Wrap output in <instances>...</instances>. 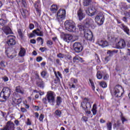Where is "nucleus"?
Segmentation results:
<instances>
[{
  "label": "nucleus",
  "mask_w": 130,
  "mask_h": 130,
  "mask_svg": "<svg viewBox=\"0 0 130 130\" xmlns=\"http://www.w3.org/2000/svg\"><path fill=\"white\" fill-rule=\"evenodd\" d=\"M64 27L69 32H77V28H76V24L74 21L67 20L64 22Z\"/></svg>",
  "instance_id": "obj_1"
},
{
  "label": "nucleus",
  "mask_w": 130,
  "mask_h": 130,
  "mask_svg": "<svg viewBox=\"0 0 130 130\" xmlns=\"http://www.w3.org/2000/svg\"><path fill=\"white\" fill-rule=\"evenodd\" d=\"M11 95V89L9 87H4L0 93V99L7 100Z\"/></svg>",
  "instance_id": "obj_2"
},
{
  "label": "nucleus",
  "mask_w": 130,
  "mask_h": 130,
  "mask_svg": "<svg viewBox=\"0 0 130 130\" xmlns=\"http://www.w3.org/2000/svg\"><path fill=\"white\" fill-rule=\"evenodd\" d=\"M121 91H123L122 87L120 85H117L114 87V89L113 90H111V93L114 94L116 97H121L122 94H123Z\"/></svg>",
  "instance_id": "obj_3"
},
{
  "label": "nucleus",
  "mask_w": 130,
  "mask_h": 130,
  "mask_svg": "<svg viewBox=\"0 0 130 130\" xmlns=\"http://www.w3.org/2000/svg\"><path fill=\"white\" fill-rule=\"evenodd\" d=\"M48 103L51 105H54L55 103V93L53 91H48L46 96Z\"/></svg>",
  "instance_id": "obj_4"
},
{
  "label": "nucleus",
  "mask_w": 130,
  "mask_h": 130,
  "mask_svg": "<svg viewBox=\"0 0 130 130\" xmlns=\"http://www.w3.org/2000/svg\"><path fill=\"white\" fill-rule=\"evenodd\" d=\"M84 101L81 103V107H82L83 110H88L92 108L91 103H90V99L89 98H85L84 99ZM86 101V102H85Z\"/></svg>",
  "instance_id": "obj_5"
},
{
  "label": "nucleus",
  "mask_w": 130,
  "mask_h": 130,
  "mask_svg": "<svg viewBox=\"0 0 130 130\" xmlns=\"http://www.w3.org/2000/svg\"><path fill=\"white\" fill-rule=\"evenodd\" d=\"M95 19L99 26L103 25V23H104V21L105 20L104 13L103 12L98 13V15L95 17Z\"/></svg>",
  "instance_id": "obj_6"
},
{
  "label": "nucleus",
  "mask_w": 130,
  "mask_h": 130,
  "mask_svg": "<svg viewBox=\"0 0 130 130\" xmlns=\"http://www.w3.org/2000/svg\"><path fill=\"white\" fill-rule=\"evenodd\" d=\"M66 18V10L64 9H59V10L57 12L56 20L58 22H62L63 20Z\"/></svg>",
  "instance_id": "obj_7"
},
{
  "label": "nucleus",
  "mask_w": 130,
  "mask_h": 130,
  "mask_svg": "<svg viewBox=\"0 0 130 130\" xmlns=\"http://www.w3.org/2000/svg\"><path fill=\"white\" fill-rule=\"evenodd\" d=\"M84 37L86 40L91 42L93 41V33L90 29L87 28L84 31Z\"/></svg>",
  "instance_id": "obj_8"
},
{
  "label": "nucleus",
  "mask_w": 130,
  "mask_h": 130,
  "mask_svg": "<svg viewBox=\"0 0 130 130\" xmlns=\"http://www.w3.org/2000/svg\"><path fill=\"white\" fill-rule=\"evenodd\" d=\"M73 49L77 53H80L82 52L83 50V46L80 43L76 42L73 44Z\"/></svg>",
  "instance_id": "obj_9"
},
{
  "label": "nucleus",
  "mask_w": 130,
  "mask_h": 130,
  "mask_svg": "<svg viewBox=\"0 0 130 130\" xmlns=\"http://www.w3.org/2000/svg\"><path fill=\"white\" fill-rule=\"evenodd\" d=\"M85 12L88 15V16H90V17H92V16H94V15H98L99 13L98 12V10L96 9L95 7H91L90 9H87L85 10Z\"/></svg>",
  "instance_id": "obj_10"
},
{
  "label": "nucleus",
  "mask_w": 130,
  "mask_h": 130,
  "mask_svg": "<svg viewBox=\"0 0 130 130\" xmlns=\"http://www.w3.org/2000/svg\"><path fill=\"white\" fill-rule=\"evenodd\" d=\"M35 35L37 36H40L41 37H43V32L39 28H37L32 31V32L30 33V37H34Z\"/></svg>",
  "instance_id": "obj_11"
},
{
  "label": "nucleus",
  "mask_w": 130,
  "mask_h": 130,
  "mask_svg": "<svg viewBox=\"0 0 130 130\" xmlns=\"http://www.w3.org/2000/svg\"><path fill=\"white\" fill-rule=\"evenodd\" d=\"M117 48L118 49H122L125 47L126 44H125V41L123 39L120 40L116 45Z\"/></svg>",
  "instance_id": "obj_12"
},
{
  "label": "nucleus",
  "mask_w": 130,
  "mask_h": 130,
  "mask_svg": "<svg viewBox=\"0 0 130 130\" xmlns=\"http://www.w3.org/2000/svg\"><path fill=\"white\" fill-rule=\"evenodd\" d=\"M13 36H9L8 37V38H10L7 41V44H8L9 46H13L16 44V41L15 39L12 38Z\"/></svg>",
  "instance_id": "obj_13"
},
{
  "label": "nucleus",
  "mask_w": 130,
  "mask_h": 130,
  "mask_svg": "<svg viewBox=\"0 0 130 130\" xmlns=\"http://www.w3.org/2000/svg\"><path fill=\"white\" fill-rule=\"evenodd\" d=\"M63 39L64 41H66V42L69 43L70 41L73 39V36H72L71 35L66 34L64 36Z\"/></svg>",
  "instance_id": "obj_14"
},
{
  "label": "nucleus",
  "mask_w": 130,
  "mask_h": 130,
  "mask_svg": "<svg viewBox=\"0 0 130 130\" xmlns=\"http://www.w3.org/2000/svg\"><path fill=\"white\" fill-rule=\"evenodd\" d=\"M84 23L86 26H90V25L94 24V20L91 18H87L84 21Z\"/></svg>",
  "instance_id": "obj_15"
},
{
  "label": "nucleus",
  "mask_w": 130,
  "mask_h": 130,
  "mask_svg": "<svg viewBox=\"0 0 130 130\" xmlns=\"http://www.w3.org/2000/svg\"><path fill=\"white\" fill-rule=\"evenodd\" d=\"M77 15L80 21H82V20L85 18V15L83 13V11H82L81 9H79V10L78 11Z\"/></svg>",
  "instance_id": "obj_16"
},
{
  "label": "nucleus",
  "mask_w": 130,
  "mask_h": 130,
  "mask_svg": "<svg viewBox=\"0 0 130 130\" xmlns=\"http://www.w3.org/2000/svg\"><path fill=\"white\" fill-rule=\"evenodd\" d=\"M120 27L121 29H122V30H123V31H124V32L127 34V35H129V29H128L127 26H125L124 24H121L120 25Z\"/></svg>",
  "instance_id": "obj_17"
},
{
  "label": "nucleus",
  "mask_w": 130,
  "mask_h": 130,
  "mask_svg": "<svg viewBox=\"0 0 130 130\" xmlns=\"http://www.w3.org/2000/svg\"><path fill=\"white\" fill-rule=\"evenodd\" d=\"M4 32L6 34V35H9V34H12V29L9 26H6L4 28Z\"/></svg>",
  "instance_id": "obj_18"
},
{
  "label": "nucleus",
  "mask_w": 130,
  "mask_h": 130,
  "mask_svg": "<svg viewBox=\"0 0 130 130\" xmlns=\"http://www.w3.org/2000/svg\"><path fill=\"white\" fill-rule=\"evenodd\" d=\"M99 45L102 47H106L108 45V43L106 41H101L99 42Z\"/></svg>",
  "instance_id": "obj_19"
},
{
  "label": "nucleus",
  "mask_w": 130,
  "mask_h": 130,
  "mask_svg": "<svg viewBox=\"0 0 130 130\" xmlns=\"http://www.w3.org/2000/svg\"><path fill=\"white\" fill-rule=\"evenodd\" d=\"M37 86L43 89L44 88V82L42 81V79H39V81L37 83Z\"/></svg>",
  "instance_id": "obj_20"
},
{
  "label": "nucleus",
  "mask_w": 130,
  "mask_h": 130,
  "mask_svg": "<svg viewBox=\"0 0 130 130\" xmlns=\"http://www.w3.org/2000/svg\"><path fill=\"white\" fill-rule=\"evenodd\" d=\"M57 10H58L57 6L53 5L51 6L50 11L52 12V13H56V12H57Z\"/></svg>",
  "instance_id": "obj_21"
},
{
  "label": "nucleus",
  "mask_w": 130,
  "mask_h": 130,
  "mask_svg": "<svg viewBox=\"0 0 130 130\" xmlns=\"http://www.w3.org/2000/svg\"><path fill=\"white\" fill-rule=\"evenodd\" d=\"M77 60L80 61V62H84V60H83V58H81V57H79V56H75L73 58L74 62H76V61H77Z\"/></svg>",
  "instance_id": "obj_22"
},
{
  "label": "nucleus",
  "mask_w": 130,
  "mask_h": 130,
  "mask_svg": "<svg viewBox=\"0 0 130 130\" xmlns=\"http://www.w3.org/2000/svg\"><path fill=\"white\" fill-rule=\"evenodd\" d=\"M15 91L17 93H20V94H22V95L24 94V90H23V88H22V87H21L20 86L16 87Z\"/></svg>",
  "instance_id": "obj_23"
},
{
  "label": "nucleus",
  "mask_w": 130,
  "mask_h": 130,
  "mask_svg": "<svg viewBox=\"0 0 130 130\" xmlns=\"http://www.w3.org/2000/svg\"><path fill=\"white\" fill-rule=\"evenodd\" d=\"M92 0H83V4L84 7H88L91 5Z\"/></svg>",
  "instance_id": "obj_24"
},
{
  "label": "nucleus",
  "mask_w": 130,
  "mask_h": 130,
  "mask_svg": "<svg viewBox=\"0 0 130 130\" xmlns=\"http://www.w3.org/2000/svg\"><path fill=\"white\" fill-rule=\"evenodd\" d=\"M113 53H114V51L111 50H108L107 54H109V56L105 58L106 60H108V59L110 58V57L113 55Z\"/></svg>",
  "instance_id": "obj_25"
},
{
  "label": "nucleus",
  "mask_w": 130,
  "mask_h": 130,
  "mask_svg": "<svg viewBox=\"0 0 130 130\" xmlns=\"http://www.w3.org/2000/svg\"><path fill=\"white\" fill-rule=\"evenodd\" d=\"M91 111L93 113V115H96L97 114V107H96V104L93 105Z\"/></svg>",
  "instance_id": "obj_26"
},
{
  "label": "nucleus",
  "mask_w": 130,
  "mask_h": 130,
  "mask_svg": "<svg viewBox=\"0 0 130 130\" xmlns=\"http://www.w3.org/2000/svg\"><path fill=\"white\" fill-rule=\"evenodd\" d=\"M21 15L24 18L26 17V16L29 15V12L26 10H23L22 12H21Z\"/></svg>",
  "instance_id": "obj_27"
},
{
  "label": "nucleus",
  "mask_w": 130,
  "mask_h": 130,
  "mask_svg": "<svg viewBox=\"0 0 130 130\" xmlns=\"http://www.w3.org/2000/svg\"><path fill=\"white\" fill-rule=\"evenodd\" d=\"M7 23H8V20L0 19V25H1V26H5Z\"/></svg>",
  "instance_id": "obj_28"
},
{
  "label": "nucleus",
  "mask_w": 130,
  "mask_h": 130,
  "mask_svg": "<svg viewBox=\"0 0 130 130\" xmlns=\"http://www.w3.org/2000/svg\"><path fill=\"white\" fill-rule=\"evenodd\" d=\"M61 102H62L61 98L60 96H57L56 103H57V106H59Z\"/></svg>",
  "instance_id": "obj_29"
},
{
  "label": "nucleus",
  "mask_w": 130,
  "mask_h": 130,
  "mask_svg": "<svg viewBox=\"0 0 130 130\" xmlns=\"http://www.w3.org/2000/svg\"><path fill=\"white\" fill-rule=\"evenodd\" d=\"M55 76L56 77V79H55L54 83L55 84H57V83H59L60 80L59 79V78H58V76H57V74H56V72H54Z\"/></svg>",
  "instance_id": "obj_30"
},
{
  "label": "nucleus",
  "mask_w": 130,
  "mask_h": 130,
  "mask_svg": "<svg viewBox=\"0 0 130 130\" xmlns=\"http://www.w3.org/2000/svg\"><path fill=\"white\" fill-rule=\"evenodd\" d=\"M107 130L112 129V123L110 122L107 123Z\"/></svg>",
  "instance_id": "obj_31"
},
{
  "label": "nucleus",
  "mask_w": 130,
  "mask_h": 130,
  "mask_svg": "<svg viewBox=\"0 0 130 130\" xmlns=\"http://www.w3.org/2000/svg\"><path fill=\"white\" fill-rule=\"evenodd\" d=\"M78 27L80 31H84V32H85V30L88 29V28H85V27L81 24H78Z\"/></svg>",
  "instance_id": "obj_32"
},
{
  "label": "nucleus",
  "mask_w": 130,
  "mask_h": 130,
  "mask_svg": "<svg viewBox=\"0 0 130 130\" xmlns=\"http://www.w3.org/2000/svg\"><path fill=\"white\" fill-rule=\"evenodd\" d=\"M57 57L58 58H64V54H62V53H59L57 54Z\"/></svg>",
  "instance_id": "obj_33"
},
{
  "label": "nucleus",
  "mask_w": 130,
  "mask_h": 130,
  "mask_svg": "<svg viewBox=\"0 0 130 130\" xmlns=\"http://www.w3.org/2000/svg\"><path fill=\"white\" fill-rule=\"evenodd\" d=\"M55 114H56L57 116L60 117V115H61V112L59 110H57L55 111Z\"/></svg>",
  "instance_id": "obj_34"
},
{
  "label": "nucleus",
  "mask_w": 130,
  "mask_h": 130,
  "mask_svg": "<svg viewBox=\"0 0 130 130\" xmlns=\"http://www.w3.org/2000/svg\"><path fill=\"white\" fill-rule=\"evenodd\" d=\"M64 58L67 60H71L72 59V56L64 54Z\"/></svg>",
  "instance_id": "obj_35"
},
{
  "label": "nucleus",
  "mask_w": 130,
  "mask_h": 130,
  "mask_svg": "<svg viewBox=\"0 0 130 130\" xmlns=\"http://www.w3.org/2000/svg\"><path fill=\"white\" fill-rule=\"evenodd\" d=\"M100 85L102 87V88H106V87H107V84L105 82H101L100 83Z\"/></svg>",
  "instance_id": "obj_36"
},
{
  "label": "nucleus",
  "mask_w": 130,
  "mask_h": 130,
  "mask_svg": "<svg viewBox=\"0 0 130 130\" xmlns=\"http://www.w3.org/2000/svg\"><path fill=\"white\" fill-rule=\"evenodd\" d=\"M96 77L98 79H99V80H101V79H102V74H101V72H98Z\"/></svg>",
  "instance_id": "obj_37"
},
{
  "label": "nucleus",
  "mask_w": 130,
  "mask_h": 130,
  "mask_svg": "<svg viewBox=\"0 0 130 130\" xmlns=\"http://www.w3.org/2000/svg\"><path fill=\"white\" fill-rule=\"evenodd\" d=\"M46 75H47V72H46L45 71H43L41 73V75L42 77V78H45V77H46Z\"/></svg>",
  "instance_id": "obj_38"
},
{
  "label": "nucleus",
  "mask_w": 130,
  "mask_h": 130,
  "mask_svg": "<svg viewBox=\"0 0 130 130\" xmlns=\"http://www.w3.org/2000/svg\"><path fill=\"white\" fill-rule=\"evenodd\" d=\"M19 55L21 56H24V55H25V50L24 49H21L20 51L19 52Z\"/></svg>",
  "instance_id": "obj_39"
},
{
  "label": "nucleus",
  "mask_w": 130,
  "mask_h": 130,
  "mask_svg": "<svg viewBox=\"0 0 130 130\" xmlns=\"http://www.w3.org/2000/svg\"><path fill=\"white\" fill-rule=\"evenodd\" d=\"M89 82H90V83L91 84V86L92 87V89L94 91V90H95V85H94V82H93L91 79H89Z\"/></svg>",
  "instance_id": "obj_40"
},
{
  "label": "nucleus",
  "mask_w": 130,
  "mask_h": 130,
  "mask_svg": "<svg viewBox=\"0 0 130 130\" xmlns=\"http://www.w3.org/2000/svg\"><path fill=\"white\" fill-rule=\"evenodd\" d=\"M53 44V42H52V41L49 40L47 41V45L48 46H51Z\"/></svg>",
  "instance_id": "obj_41"
},
{
  "label": "nucleus",
  "mask_w": 130,
  "mask_h": 130,
  "mask_svg": "<svg viewBox=\"0 0 130 130\" xmlns=\"http://www.w3.org/2000/svg\"><path fill=\"white\" fill-rule=\"evenodd\" d=\"M0 64L1 66V69H3L2 68H6V65H5V62H4V61H2L0 62Z\"/></svg>",
  "instance_id": "obj_42"
},
{
  "label": "nucleus",
  "mask_w": 130,
  "mask_h": 130,
  "mask_svg": "<svg viewBox=\"0 0 130 130\" xmlns=\"http://www.w3.org/2000/svg\"><path fill=\"white\" fill-rule=\"evenodd\" d=\"M43 118H44V116L43 115V114H41L40 115V117H39V120L40 121H43Z\"/></svg>",
  "instance_id": "obj_43"
},
{
  "label": "nucleus",
  "mask_w": 130,
  "mask_h": 130,
  "mask_svg": "<svg viewBox=\"0 0 130 130\" xmlns=\"http://www.w3.org/2000/svg\"><path fill=\"white\" fill-rule=\"evenodd\" d=\"M2 79L3 81H4V82H8V81H9V78H8V77L7 76H4L2 77Z\"/></svg>",
  "instance_id": "obj_44"
},
{
  "label": "nucleus",
  "mask_w": 130,
  "mask_h": 130,
  "mask_svg": "<svg viewBox=\"0 0 130 130\" xmlns=\"http://www.w3.org/2000/svg\"><path fill=\"white\" fill-rule=\"evenodd\" d=\"M121 120L122 121V123H124L125 121H126V119L123 116H121Z\"/></svg>",
  "instance_id": "obj_45"
},
{
  "label": "nucleus",
  "mask_w": 130,
  "mask_h": 130,
  "mask_svg": "<svg viewBox=\"0 0 130 130\" xmlns=\"http://www.w3.org/2000/svg\"><path fill=\"white\" fill-rule=\"evenodd\" d=\"M18 34L20 37H23V33L22 32V30L21 29L18 30Z\"/></svg>",
  "instance_id": "obj_46"
},
{
  "label": "nucleus",
  "mask_w": 130,
  "mask_h": 130,
  "mask_svg": "<svg viewBox=\"0 0 130 130\" xmlns=\"http://www.w3.org/2000/svg\"><path fill=\"white\" fill-rule=\"evenodd\" d=\"M42 101L43 102V103H44V104H47V98H43L42 100Z\"/></svg>",
  "instance_id": "obj_47"
},
{
  "label": "nucleus",
  "mask_w": 130,
  "mask_h": 130,
  "mask_svg": "<svg viewBox=\"0 0 130 130\" xmlns=\"http://www.w3.org/2000/svg\"><path fill=\"white\" fill-rule=\"evenodd\" d=\"M34 24H30L29 25V28L30 29V30H32L33 29H34Z\"/></svg>",
  "instance_id": "obj_48"
},
{
  "label": "nucleus",
  "mask_w": 130,
  "mask_h": 130,
  "mask_svg": "<svg viewBox=\"0 0 130 130\" xmlns=\"http://www.w3.org/2000/svg\"><path fill=\"white\" fill-rule=\"evenodd\" d=\"M7 56L8 57H10V58H14V57H16V55H9V53H7Z\"/></svg>",
  "instance_id": "obj_49"
},
{
  "label": "nucleus",
  "mask_w": 130,
  "mask_h": 130,
  "mask_svg": "<svg viewBox=\"0 0 130 130\" xmlns=\"http://www.w3.org/2000/svg\"><path fill=\"white\" fill-rule=\"evenodd\" d=\"M41 60H42V57L39 56L37 58V61L38 62L41 61Z\"/></svg>",
  "instance_id": "obj_50"
},
{
  "label": "nucleus",
  "mask_w": 130,
  "mask_h": 130,
  "mask_svg": "<svg viewBox=\"0 0 130 130\" xmlns=\"http://www.w3.org/2000/svg\"><path fill=\"white\" fill-rule=\"evenodd\" d=\"M82 121H88V118L86 117H83L81 119Z\"/></svg>",
  "instance_id": "obj_51"
},
{
  "label": "nucleus",
  "mask_w": 130,
  "mask_h": 130,
  "mask_svg": "<svg viewBox=\"0 0 130 130\" xmlns=\"http://www.w3.org/2000/svg\"><path fill=\"white\" fill-rule=\"evenodd\" d=\"M34 7L35 9H38V7H39V4L38 3H35L34 4ZM37 11H38V10H37Z\"/></svg>",
  "instance_id": "obj_52"
},
{
  "label": "nucleus",
  "mask_w": 130,
  "mask_h": 130,
  "mask_svg": "<svg viewBox=\"0 0 130 130\" xmlns=\"http://www.w3.org/2000/svg\"><path fill=\"white\" fill-rule=\"evenodd\" d=\"M72 81H73L74 84H77L78 83V79L75 78H72Z\"/></svg>",
  "instance_id": "obj_53"
},
{
  "label": "nucleus",
  "mask_w": 130,
  "mask_h": 130,
  "mask_svg": "<svg viewBox=\"0 0 130 130\" xmlns=\"http://www.w3.org/2000/svg\"><path fill=\"white\" fill-rule=\"evenodd\" d=\"M1 19H3V20H7V16H6V14H3L2 15Z\"/></svg>",
  "instance_id": "obj_54"
},
{
  "label": "nucleus",
  "mask_w": 130,
  "mask_h": 130,
  "mask_svg": "<svg viewBox=\"0 0 130 130\" xmlns=\"http://www.w3.org/2000/svg\"><path fill=\"white\" fill-rule=\"evenodd\" d=\"M64 72L66 74H69V73H70V69H69V68H66L64 70Z\"/></svg>",
  "instance_id": "obj_55"
},
{
  "label": "nucleus",
  "mask_w": 130,
  "mask_h": 130,
  "mask_svg": "<svg viewBox=\"0 0 130 130\" xmlns=\"http://www.w3.org/2000/svg\"><path fill=\"white\" fill-rule=\"evenodd\" d=\"M125 14V16H126V17H130V10L127 12H126Z\"/></svg>",
  "instance_id": "obj_56"
},
{
  "label": "nucleus",
  "mask_w": 130,
  "mask_h": 130,
  "mask_svg": "<svg viewBox=\"0 0 130 130\" xmlns=\"http://www.w3.org/2000/svg\"><path fill=\"white\" fill-rule=\"evenodd\" d=\"M21 111L22 112H27V110L25 108H21Z\"/></svg>",
  "instance_id": "obj_57"
},
{
  "label": "nucleus",
  "mask_w": 130,
  "mask_h": 130,
  "mask_svg": "<svg viewBox=\"0 0 130 130\" xmlns=\"http://www.w3.org/2000/svg\"><path fill=\"white\" fill-rule=\"evenodd\" d=\"M69 86H70V88H73L74 89L76 88V85H75V84H73V83H72V84H70Z\"/></svg>",
  "instance_id": "obj_58"
},
{
  "label": "nucleus",
  "mask_w": 130,
  "mask_h": 130,
  "mask_svg": "<svg viewBox=\"0 0 130 130\" xmlns=\"http://www.w3.org/2000/svg\"><path fill=\"white\" fill-rule=\"evenodd\" d=\"M30 43H32V44H35V43H36V40L35 39L30 40Z\"/></svg>",
  "instance_id": "obj_59"
},
{
  "label": "nucleus",
  "mask_w": 130,
  "mask_h": 130,
  "mask_svg": "<svg viewBox=\"0 0 130 130\" xmlns=\"http://www.w3.org/2000/svg\"><path fill=\"white\" fill-rule=\"evenodd\" d=\"M56 62L57 64H61V63H60V60L59 59H56Z\"/></svg>",
  "instance_id": "obj_60"
},
{
  "label": "nucleus",
  "mask_w": 130,
  "mask_h": 130,
  "mask_svg": "<svg viewBox=\"0 0 130 130\" xmlns=\"http://www.w3.org/2000/svg\"><path fill=\"white\" fill-rule=\"evenodd\" d=\"M40 50H41L42 52H44L45 51V47L40 48Z\"/></svg>",
  "instance_id": "obj_61"
},
{
  "label": "nucleus",
  "mask_w": 130,
  "mask_h": 130,
  "mask_svg": "<svg viewBox=\"0 0 130 130\" xmlns=\"http://www.w3.org/2000/svg\"><path fill=\"white\" fill-rule=\"evenodd\" d=\"M122 20H123V21H124V22L127 23V18H126V17H123Z\"/></svg>",
  "instance_id": "obj_62"
},
{
  "label": "nucleus",
  "mask_w": 130,
  "mask_h": 130,
  "mask_svg": "<svg viewBox=\"0 0 130 130\" xmlns=\"http://www.w3.org/2000/svg\"><path fill=\"white\" fill-rule=\"evenodd\" d=\"M108 79V75L106 74L105 76H104V80H107Z\"/></svg>",
  "instance_id": "obj_63"
},
{
  "label": "nucleus",
  "mask_w": 130,
  "mask_h": 130,
  "mask_svg": "<svg viewBox=\"0 0 130 130\" xmlns=\"http://www.w3.org/2000/svg\"><path fill=\"white\" fill-rule=\"evenodd\" d=\"M117 130H124V128H123V127L121 126L119 127V128H117Z\"/></svg>",
  "instance_id": "obj_64"
}]
</instances>
